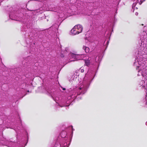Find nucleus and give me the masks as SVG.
Returning a JSON list of instances; mask_svg holds the SVG:
<instances>
[{
  "instance_id": "12",
  "label": "nucleus",
  "mask_w": 147,
  "mask_h": 147,
  "mask_svg": "<svg viewBox=\"0 0 147 147\" xmlns=\"http://www.w3.org/2000/svg\"><path fill=\"white\" fill-rule=\"evenodd\" d=\"M27 91L28 92H29V90H28Z\"/></svg>"
},
{
  "instance_id": "5",
  "label": "nucleus",
  "mask_w": 147,
  "mask_h": 147,
  "mask_svg": "<svg viewBox=\"0 0 147 147\" xmlns=\"http://www.w3.org/2000/svg\"><path fill=\"white\" fill-rule=\"evenodd\" d=\"M83 49H84L86 53H88L89 51V48L88 47L84 46Z\"/></svg>"
},
{
  "instance_id": "3",
  "label": "nucleus",
  "mask_w": 147,
  "mask_h": 147,
  "mask_svg": "<svg viewBox=\"0 0 147 147\" xmlns=\"http://www.w3.org/2000/svg\"><path fill=\"white\" fill-rule=\"evenodd\" d=\"M84 61L85 62V65L87 66H89L90 65V60H89L88 59L84 60Z\"/></svg>"
},
{
  "instance_id": "8",
  "label": "nucleus",
  "mask_w": 147,
  "mask_h": 147,
  "mask_svg": "<svg viewBox=\"0 0 147 147\" xmlns=\"http://www.w3.org/2000/svg\"><path fill=\"white\" fill-rule=\"evenodd\" d=\"M75 61V60H71V61H68V63H69L71 62V61Z\"/></svg>"
},
{
  "instance_id": "1",
  "label": "nucleus",
  "mask_w": 147,
  "mask_h": 147,
  "mask_svg": "<svg viewBox=\"0 0 147 147\" xmlns=\"http://www.w3.org/2000/svg\"><path fill=\"white\" fill-rule=\"evenodd\" d=\"M76 28L77 30L78 31L79 33H80L82 32L83 30L82 26L80 24H78L74 26Z\"/></svg>"
},
{
  "instance_id": "11",
  "label": "nucleus",
  "mask_w": 147,
  "mask_h": 147,
  "mask_svg": "<svg viewBox=\"0 0 147 147\" xmlns=\"http://www.w3.org/2000/svg\"><path fill=\"white\" fill-rule=\"evenodd\" d=\"M79 89H80V90H81V89H82V88H79Z\"/></svg>"
},
{
  "instance_id": "6",
  "label": "nucleus",
  "mask_w": 147,
  "mask_h": 147,
  "mask_svg": "<svg viewBox=\"0 0 147 147\" xmlns=\"http://www.w3.org/2000/svg\"><path fill=\"white\" fill-rule=\"evenodd\" d=\"M139 4L141 5L144 1V0H137Z\"/></svg>"
},
{
  "instance_id": "7",
  "label": "nucleus",
  "mask_w": 147,
  "mask_h": 147,
  "mask_svg": "<svg viewBox=\"0 0 147 147\" xmlns=\"http://www.w3.org/2000/svg\"><path fill=\"white\" fill-rule=\"evenodd\" d=\"M84 71V70L83 69H81V72L82 73H83Z\"/></svg>"
},
{
  "instance_id": "4",
  "label": "nucleus",
  "mask_w": 147,
  "mask_h": 147,
  "mask_svg": "<svg viewBox=\"0 0 147 147\" xmlns=\"http://www.w3.org/2000/svg\"><path fill=\"white\" fill-rule=\"evenodd\" d=\"M70 55L72 58L76 59L77 57L80 55L79 54H75L73 53H71Z\"/></svg>"
},
{
  "instance_id": "2",
  "label": "nucleus",
  "mask_w": 147,
  "mask_h": 147,
  "mask_svg": "<svg viewBox=\"0 0 147 147\" xmlns=\"http://www.w3.org/2000/svg\"><path fill=\"white\" fill-rule=\"evenodd\" d=\"M71 32L74 35L78 34L79 33L78 32V31L77 30L75 26H74V28L71 30Z\"/></svg>"
},
{
  "instance_id": "9",
  "label": "nucleus",
  "mask_w": 147,
  "mask_h": 147,
  "mask_svg": "<svg viewBox=\"0 0 147 147\" xmlns=\"http://www.w3.org/2000/svg\"><path fill=\"white\" fill-rule=\"evenodd\" d=\"M61 57H64V56L63 55V54H62L61 55Z\"/></svg>"
},
{
  "instance_id": "10",
  "label": "nucleus",
  "mask_w": 147,
  "mask_h": 147,
  "mask_svg": "<svg viewBox=\"0 0 147 147\" xmlns=\"http://www.w3.org/2000/svg\"><path fill=\"white\" fill-rule=\"evenodd\" d=\"M65 89H65V88H63V90H65Z\"/></svg>"
}]
</instances>
